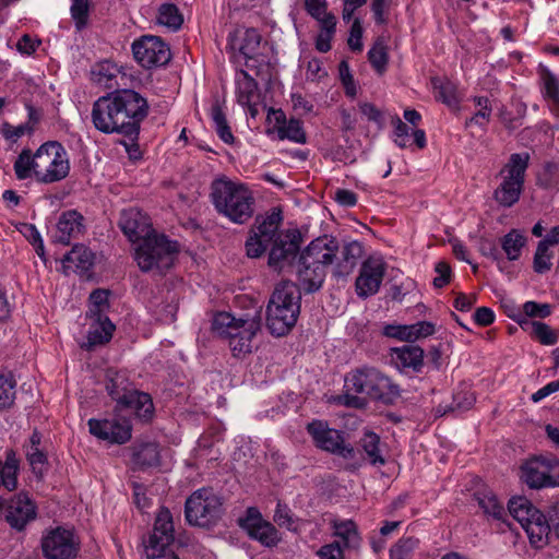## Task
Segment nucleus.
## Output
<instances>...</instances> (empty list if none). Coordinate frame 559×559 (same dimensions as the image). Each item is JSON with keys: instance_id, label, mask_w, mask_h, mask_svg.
Segmentation results:
<instances>
[{"instance_id": "obj_56", "label": "nucleus", "mask_w": 559, "mask_h": 559, "mask_svg": "<svg viewBox=\"0 0 559 559\" xmlns=\"http://www.w3.org/2000/svg\"><path fill=\"white\" fill-rule=\"evenodd\" d=\"M368 60L379 74L384 72V44L381 38L368 51Z\"/></svg>"}, {"instance_id": "obj_20", "label": "nucleus", "mask_w": 559, "mask_h": 559, "mask_svg": "<svg viewBox=\"0 0 559 559\" xmlns=\"http://www.w3.org/2000/svg\"><path fill=\"white\" fill-rule=\"evenodd\" d=\"M534 506L525 497H514L509 501V513L522 525L528 535L531 544L540 547L544 544L545 530L540 523L527 524L528 515Z\"/></svg>"}, {"instance_id": "obj_62", "label": "nucleus", "mask_w": 559, "mask_h": 559, "mask_svg": "<svg viewBox=\"0 0 559 559\" xmlns=\"http://www.w3.org/2000/svg\"><path fill=\"white\" fill-rule=\"evenodd\" d=\"M359 109L361 115L369 121L376 123L379 128H381L382 123V111L378 109L371 103H360Z\"/></svg>"}, {"instance_id": "obj_57", "label": "nucleus", "mask_w": 559, "mask_h": 559, "mask_svg": "<svg viewBox=\"0 0 559 559\" xmlns=\"http://www.w3.org/2000/svg\"><path fill=\"white\" fill-rule=\"evenodd\" d=\"M270 245L271 243L267 240H264L252 233L246 241L247 255L250 258H260Z\"/></svg>"}, {"instance_id": "obj_26", "label": "nucleus", "mask_w": 559, "mask_h": 559, "mask_svg": "<svg viewBox=\"0 0 559 559\" xmlns=\"http://www.w3.org/2000/svg\"><path fill=\"white\" fill-rule=\"evenodd\" d=\"M391 364L400 371L419 372L424 366L425 352L417 345H403L390 349Z\"/></svg>"}, {"instance_id": "obj_37", "label": "nucleus", "mask_w": 559, "mask_h": 559, "mask_svg": "<svg viewBox=\"0 0 559 559\" xmlns=\"http://www.w3.org/2000/svg\"><path fill=\"white\" fill-rule=\"evenodd\" d=\"M120 73L119 68L108 61H102L96 63L91 71V79L94 83L102 85L106 88H112L117 83V76Z\"/></svg>"}, {"instance_id": "obj_14", "label": "nucleus", "mask_w": 559, "mask_h": 559, "mask_svg": "<svg viewBox=\"0 0 559 559\" xmlns=\"http://www.w3.org/2000/svg\"><path fill=\"white\" fill-rule=\"evenodd\" d=\"M307 431L312 437L314 444L324 450L343 456L353 459L355 450L352 445L345 444L342 433L329 428L322 420H313L307 426Z\"/></svg>"}, {"instance_id": "obj_59", "label": "nucleus", "mask_w": 559, "mask_h": 559, "mask_svg": "<svg viewBox=\"0 0 559 559\" xmlns=\"http://www.w3.org/2000/svg\"><path fill=\"white\" fill-rule=\"evenodd\" d=\"M475 403L474 393L471 391H459L453 395L451 409L454 412H465Z\"/></svg>"}, {"instance_id": "obj_50", "label": "nucleus", "mask_w": 559, "mask_h": 559, "mask_svg": "<svg viewBox=\"0 0 559 559\" xmlns=\"http://www.w3.org/2000/svg\"><path fill=\"white\" fill-rule=\"evenodd\" d=\"M108 292L105 289H95L90 295V309L87 316L90 318L106 317L108 309Z\"/></svg>"}, {"instance_id": "obj_15", "label": "nucleus", "mask_w": 559, "mask_h": 559, "mask_svg": "<svg viewBox=\"0 0 559 559\" xmlns=\"http://www.w3.org/2000/svg\"><path fill=\"white\" fill-rule=\"evenodd\" d=\"M218 504L217 498L209 489H199L186 501V519L192 525L205 526L216 515Z\"/></svg>"}, {"instance_id": "obj_5", "label": "nucleus", "mask_w": 559, "mask_h": 559, "mask_svg": "<svg viewBox=\"0 0 559 559\" xmlns=\"http://www.w3.org/2000/svg\"><path fill=\"white\" fill-rule=\"evenodd\" d=\"M261 329L258 317L236 318L229 312H218L212 321V330L218 336L228 341V345L236 357L249 354L253 348V338Z\"/></svg>"}, {"instance_id": "obj_13", "label": "nucleus", "mask_w": 559, "mask_h": 559, "mask_svg": "<svg viewBox=\"0 0 559 559\" xmlns=\"http://www.w3.org/2000/svg\"><path fill=\"white\" fill-rule=\"evenodd\" d=\"M227 41V49L235 61L242 57L248 68L254 67L261 44V35L255 28L238 27L229 33Z\"/></svg>"}, {"instance_id": "obj_55", "label": "nucleus", "mask_w": 559, "mask_h": 559, "mask_svg": "<svg viewBox=\"0 0 559 559\" xmlns=\"http://www.w3.org/2000/svg\"><path fill=\"white\" fill-rule=\"evenodd\" d=\"M274 521L278 526L285 527L289 531H295L297 528L296 521L293 516L290 509L286 504H283L281 502H278L276 506Z\"/></svg>"}, {"instance_id": "obj_44", "label": "nucleus", "mask_w": 559, "mask_h": 559, "mask_svg": "<svg viewBox=\"0 0 559 559\" xmlns=\"http://www.w3.org/2000/svg\"><path fill=\"white\" fill-rule=\"evenodd\" d=\"M526 239L518 229H512L501 239V247L510 261L518 260Z\"/></svg>"}, {"instance_id": "obj_46", "label": "nucleus", "mask_w": 559, "mask_h": 559, "mask_svg": "<svg viewBox=\"0 0 559 559\" xmlns=\"http://www.w3.org/2000/svg\"><path fill=\"white\" fill-rule=\"evenodd\" d=\"M13 168L19 180L35 178L34 154L29 150H23L15 159Z\"/></svg>"}, {"instance_id": "obj_30", "label": "nucleus", "mask_w": 559, "mask_h": 559, "mask_svg": "<svg viewBox=\"0 0 559 559\" xmlns=\"http://www.w3.org/2000/svg\"><path fill=\"white\" fill-rule=\"evenodd\" d=\"M24 452L33 473L41 476L48 459L41 445V433L38 430L32 432L28 442L24 444Z\"/></svg>"}, {"instance_id": "obj_32", "label": "nucleus", "mask_w": 559, "mask_h": 559, "mask_svg": "<svg viewBox=\"0 0 559 559\" xmlns=\"http://www.w3.org/2000/svg\"><path fill=\"white\" fill-rule=\"evenodd\" d=\"M236 95L241 106H251L258 97V84L245 70L236 72Z\"/></svg>"}, {"instance_id": "obj_22", "label": "nucleus", "mask_w": 559, "mask_h": 559, "mask_svg": "<svg viewBox=\"0 0 559 559\" xmlns=\"http://www.w3.org/2000/svg\"><path fill=\"white\" fill-rule=\"evenodd\" d=\"M240 526L248 535L263 546L273 547L280 542V535L274 525L262 519L254 509H249L245 519L240 520Z\"/></svg>"}, {"instance_id": "obj_19", "label": "nucleus", "mask_w": 559, "mask_h": 559, "mask_svg": "<svg viewBox=\"0 0 559 559\" xmlns=\"http://www.w3.org/2000/svg\"><path fill=\"white\" fill-rule=\"evenodd\" d=\"M382 374L374 368L365 367L345 378V389L377 400L382 397Z\"/></svg>"}, {"instance_id": "obj_2", "label": "nucleus", "mask_w": 559, "mask_h": 559, "mask_svg": "<svg viewBox=\"0 0 559 559\" xmlns=\"http://www.w3.org/2000/svg\"><path fill=\"white\" fill-rule=\"evenodd\" d=\"M210 195L215 210L235 224H245L253 215L254 198L241 182L217 178L211 183Z\"/></svg>"}, {"instance_id": "obj_27", "label": "nucleus", "mask_w": 559, "mask_h": 559, "mask_svg": "<svg viewBox=\"0 0 559 559\" xmlns=\"http://www.w3.org/2000/svg\"><path fill=\"white\" fill-rule=\"evenodd\" d=\"M435 331V324L429 321H419L414 324H386V337H393L407 343H414L417 340L428 337Z\"/></svg>"}, {"instance_id": "obj_24", "label": "nucleus", "mask_w": 559, "mask_h": 559, "mask_svg": "<svg viewBox=\"0 0 559 559\" xmlns=\"http://www.w3.org/2000/svg\"><path fill=\"white\" fill-rule=\"evenodd\" d=\"M364 255V247L359 241H349L341 248L337 246L334 258L333 275L337 278L347 277Z\"/></svg>"}, {"instance_id": "obj_49", "label": "nucleus", "mask_w": 559, "mask_h": 559, "mask_svg": "<svg viewBox=\"0 0 559 559\" xmlns=\"http://www.w3.org/2000/svg\"><path fill=\"white\" fill-rule=\"evenodd\" d=\"M380 437L372 432V431H366L364 433V437L361 438V447L367 454V457L369 461L374 463H383L384 459L380 454Z\"/></svg>"}, {"instance_id": "obj_7", "label": "nucleus", "mask_w": 559, "mask_h": 559, "mask_svg": "<svg viewBox=\"0 0 559 559\" xmlns=\"http://www.w3.org/2000/svg\"><path fill=\"white\" fill-rule=\"evenodd\" d=\"M528 163L530 154L527 152L510 155L508 163L500 170L502 180L493 192V199L499 205L511 207L520 200Z\"/></svg>"}, {"instance_id": "obj_10", "label": "nucleus", "mask_w": 559, "mask_h": 559, "mask_svg": "<svg viewBox=\"0 0 559 559\" xmlns=\"http://www.w3.org/2000/svg\"><path fill=\"white\" fill-rule=\"evenodd\" d=\"M40 546L46 559H75L80 539L72 530L58 526L44 533Z\"/></svg>"}, {"instance_id": "obj_52", "label": "nucleus", "mask_w": 559, "mask_h": 559, "mask_svg": "<svg viewBox=\"0 0 559 559\" xmlns=\"http://www.w3.org/2000/svg\"><path fill=\"white\" fill-rule=\"evenodd\" d=\"M418 540L413 537L401 538L391 549V559H409L413 550L416 548Z\"/></svg>"}, {"instance_id": "obj_34", "label": "nucleus", "mask_w": 559, "mask_h": 559, "mask_svg": "<svg viewBox=\"0 0 559 559\" xmlns=\"http://www.w3.org/2000/svg\"><path fill=\"white\" fill-rule=\"evenodd\" d=\"M94 321L87 334V343L90 347L108 343L115 331V324L108 317L92 318Z\"/></svg>"}, {"instance_id": "obj_36", "label": "nucleus", "mask_w": 559, "mask_h": 559, "mask_svg": "<svg viewBox=\"0 0 559 559\" xmlns=\"http://www.w3.org/2000/svg\"><path fill=\"white\" fill-rule=\"evenodd\" d=\"M19 460L13 451H8L5 460L0 461V488L13 491L17 487Z\"/></svg>"}, {"instance_id": "obj_29", "label": "nucleus", "mask_w": 559, "mask_h": 559, "mask_svg": "<svg viewBox=\"0 0 559 559\" xmlns=\"http://www.w3.org/2000/svg\"><path fill=\"white\" fill-rule=\"evenodd\" d=\"M117 411H129L142 420H150L153 416L154 405L150 394L131 390L117 405Z\"/></svg>"}, {"instance_id": "obj_63", "label": "nucleus", "mask_w": 559, "mask_h": 559, "mask_svg": "<svg viewBox=\"0 0 559 559\" xmlns=\"http://www.w3.org/2000/svg\"><path fill=\"white\" fill-rule=\"evenodd\" d=\"M312 19L318 22L319 32L336 33L337 19L332 12L326 11L320 14L319 17Z\"/></svg>"}, {"instance_id": "obj_54", "label": "nucleus", "mask_w": 559, "mask_h": 559, "mask_svg": "<svg viewBox=\"0 0 559 559\" xmlns=\"http://www.w3.org/2000/svg\"><path fill=\"white\" fill-rule=\"evenodd\" d=\"M90 11L88 0H71L70 12L78 29L83 28L87 23Z\"/></svg>"}, {"instance_id": "obj_28", "label": "nucleus", "mask_w": 559, "mask_h": 559, "mask_svg": "<svg viewBox=\"0 0 559 559\" xmlns=\"http://www.w3.org/2000/svg\"><path fill=\"white\" fill-rule=\"evenodd\" d=\"M391 123L394 127L393 140L397 146L406 148L415 145L419 150L426 147V133L423 129H414L409 127L397 116L391 118Z\"/></svg>"}, {"instance_id": "obj_6", "label": "nucleus", "mask_w": 559, "mask_h": 559, "mask_svg": "<svg viewBox=\"0 0 559 559\" xmlns=\"http://www.w3.org/2000/svg\"><path fill=\"white\" fill-rule=\"evenodd\" d=\"M178 253L177 241L165 235L154 234L135 248L134 259L142 272L164 274L174 265Z\"/></svg>"}, {"instance_id": "obj_8", "label": "nucleus", "mask_w": 559, "mask_h": 559, "mask_svg": "<svg viewBox=\"0 0 559 559\" xmlns=\"http://www.w3.org/2000/svg\"><path fill=\"white\" fill-rule=\"evenodd\" d=\"M35 179L52 183L64 179L70 171V160L63 145L57 141L41 144L34 153Z\"/></svg>"}, {"instance_id": "obj_38", "label": "nucleus", "mask_w": 559, "mask_h": 559, "mask_svg": "<svg viewBox=\"0 0 559 559\" xmlns=\"http://www.w3.org/2000/svg\"><path fill=\"white\" fill-rule=\"evenodd\" d=\"M210 116L218 138L226 144H233L235 142V136L228 126L226 115L223 110V105L218 99L213 102L210 109Z\"/></svg>"}, {"instance_id": "obj_3", "label": "nucleus", "mask_w": 559, "mask_h": 559, "mask_svg": "<svg viewBox=\"0 0 559 559\" xmlns=\"http://www.w3.org/2000/svg\"><path fill=\"white\" fill-rule=\"evenodd\" d=\"M336 249L337 241L323 236L312 240L299 254L297 275L307 293L321 288L326 275V266L334 263Z\"/></svg>"}, {"instance_id": "obj_4", "label": "nucleus", "mask_w": 559, "mask_h": 559, "mask_svg": "<svg viewBox=\"0 0 559 559\" xmlns=\"http://www.w3.org/2000/svg\"><path fill=\"white\" fill-rule=\"evenodd\" d=\"M301 294L299 287L283 281L276 285L266 307V328L276 337L288 334L300 313Z\"/></svg>"}, {"instance_id": "obj_45", "label": "nucleus", "mask_w": 559, "mask_h": 559, "mask_svg": "<svg viewBox=\"0 0 559 559\" xmlns=\"http://www.w3.org/2000/svg\"><path fill=\"white\" fill-rule=\"evenodd\" d=\"M16 381L10 373H0V411L10 408L15 400Z\"/></svg>"}, {"instance_id": "obj_47", "label": "nucleus", "mask_w": 559, "mask_h": 559, "mask_svg": "<svg viewBox=\"0 0 559 559\" xmlns=\"http://www.w3.org/2000/svg\"><path fill=\"white\" fill-rule=\"evenodd\" d=\"M281 139H287L298 144H305L307 136L302 128V122L298 119H290L278 128Z\"/></svg>"}, {"instance_id": "obj_1", "label": "nucleus", "mask_w": 559, "mask_h": 559, "mask_svg": "<svg viewBox=\"0 0 559 559\" xmlns=\"http://www.w3.org/2000/svg\"><path fill=\"white\" fill-rule=\"evenodd\" d=\"M148 114L145 97L134 90L122 88L99 97L92 108V122L96 130L135 138L141 122Z\"/></svg>"}, {"instance_id": "obj_41", "label": "nucleus", "mask_w": 559, "mask_h": 559, "mask_svg": "<svg viewBox=\"0 0 559 559\" xmlns=\"http://www.w3.org/2000/svg\"><path fill=\"white\" fill-rule=\"evenodd\" d=\"M156 21L159 25L167 27L171 32H176L183 23V15L176 4L163 3L158 8Z\"/></svg>"}, {"instance_id": "obj_11", "label": "nucleus", "mask_w": 559, "mask_h": 559, "mask_svg": "<svg viewBox=\"0 0 559 559\" xmlns=\"http://www.w3.org/2000/svg\"><path fill=\"white\" fill-rule=\"evenodd\" d=\"M522 478L530 488L559 486V460L552 455L528 460L522 466Z\"/></svg>"}, {"instance_id": "obj_39", "label": "nucleus", "mask_w": 559, "mask_h": 559, "mask_svg": "<svg viewBox=\"0 0 559 559\" xmlns=\"http://www.w3.org/2000/svg\"><path fill=\"white\" fill-rule=\"evenodd\" d=\"M105 386L109 396L117 402V405L120 404L126 395L131 391L126 376L114 370L107 371Z\"/></svg>"}, {"instance_id": "obj_9", "label": "nucleus", "mask_w": 559, "mask_h": 559, "mask_svg": "<svg viewBox=\"0 0 559 559\" xmlns=\"http://www.w3.org/2000/svg\"><path fill=\"white\" fill-rule=\"evenodd\" d=\"M301 236L296 229H288L270 245L269 266L277 272L297 271Z\"/></svg>"}, {"instance_id": "obj_23", "label": "nucleus", "mask_w": 559, "mask_h": 559, "mask_svg": "<svg viewBox=\"0 0 559 559\" xmlns=\"http://www.w3.org/2000/svg\"><path fill=\"white\" fill-rule=\"evenodd\" d=\"M36 519V506L25 493L13 497L7 508L5 520L16 531H22Z\"/></svg>"}, {"instance_id": "obj_61", "label": "nucleus", "mask_w": 559, "mask_h": 559, "mask_svg": "<svg viewBox=\"0 0 559 559\" xmlns=\"http://www.w3.org/2000/svg\"><path fill=\"white\" fill-rule=\"evenodd\" d=\"M40 44L41 41L39 39L24 34L16 43V50L22 55L32 56Z\"/></svg>"}, {"instance_id": "obj_60", "label": "nucleus", "mask_w": 559, "mask_h": 559, "mask_svg": "<svg viewBox=\"0 0 559 559\" xmlns=\"http://www.w3.org/2000/svg\"><path fill=\"white\" fill-rule=\"evenodd\" d=\"M523 311L526 316L532 318H546L551 313V308L548 304L526 301L523 305Z\"/></svg>"}, {"instance_id": "obj_40", "label": "nucleus", "mask_w": 559, "mask_h": 559, "mask_svg": "<svg viewBox=\"0 0 559 559\" xmlns=\"http://www.w3.org/2000/svg\"><path fill=\"white\" fill-rule=\"evenodd\" d=\"M132 461L139 468L157 466L159 464L158 445L147 442L136 447L133 451Z\"/></svg>"}, {"instance_id": "obj_35", "label": "nucleus", "mask_w": 559, "mask_h": 559, "mask_svg": "<svg viewBox=\"0 0 559 559\" xmlns=\"http://www.w3.org/2000/svg\"><path fill=\"white\" fill-rule=\"evenodd\" d=\"M335 542L331 545H340L341 556L343 548H356L359 545V536L353 521H341L334 523Z\"/></svg>"}, {"instance_id": "obj_58", "label": "nucleus", "mask_w": 559, "mask_h": 559, "mask_svg": "<svg viewBox=\"0 0 559 559\" xmlns=\"http://www.w3.org/2000/svg\"><path fill=\"white\" fill-rule=\"evenodd\" d=\"M347 45L352 51L360 52L364 48L362 44V26L358 17L354 19L349 35L347 38Z\"/></svg>"}, {"instance_id": "obj_12", "label": "nucleus", "mask_w": 559, "mask_h": 559, "mask_svg": "<svg viewBox=\"0 0 559 559\" xmlns=\"http://www.w3.org/2000/svg\"><path fill=\"white\" fill-rule=\"evenodd\" d=\"M173 516L168 509L158 512L153 532L144 543V551L147 559H157L165 555L166 549L173 544L174 535Z\"/></svg>"}, {"instance_id": "obj_31", "label": "nucleus", "mask_w": 559, "mask_h": 559, "mask_svg": "<svg viewBox=\"0 0 559 559\" xmlns=\"http://www.w3.org/2000/svg\"><path fill=\"white\" fill-rule=\"evenodd\" d=\"M93 262L94 253L84 245L73 246L62 259L63 267L73 272H86Z\"/></svg>"}, {"instance_id": "obj_43", "label": "nucleus", "mask_w": 559, "mask_h": 559, "mask_svg": "<svg viewBox=\"0 0 559 559\" xmlns=\"http://www.w3.org/2000/svg\"><path fill=\"white\" fill-rule=\"evenodd\" d=\"M435 96L450 108H456L460 103L457 88L454 83L449 80H432Z\"/></svg>"}, {"instance_id": "obj_16", "label": "nucleus", "mask_w": 559, "mask_h": 559, "mask_svg": "<svg viewBox=\"0 0 559 559\" xmlns=\"http://www.w3.org/2000/svg\"><path fill=\"white\" fill-rule=\"evenodd\" d=\"M134 59L143 68L165 66L170 60L168 46L156 36L145 35L132 44Z\"/></svg>"}, {"instance_id": "obj_51", "label": "nucleus", "mask_w": 559, "mask_h": 559, "mask_svg": "<svg viewBox=\"0 0 559 559\" xmlns=\"http://www.w3.org/2000/svg\"><path fill=\"white\" fill-rule=\"evenodd\" d=\"M537 185L544 189L559 190V165L546 163L537 176Z\"/></svg>"}, {"instance_id": "obj_21", "label": "nucleus", "mask_w": 559, "mask_h": 559, "mask_svg": "<svg viewBox=\"0 0 559 559\" xmlns=\"http://www.w3.org/2000/svg\"><path fill=\"white\" fill-rule=\"evenodd\" d=\"M123 235L133 243L151 237L156 234L152 229L148 216L135 207L123 210L120 214L119 223Z\"/></svg>"}, {"instance_id": "obj_18", "label": "nucleus", "mask_w": 559, "mask_h": 559, "mask_svg": "<svg viewBox=\"0 0 559 559\" xmlns=\"http://www.w3.org/2000/svg\"><path fill=\"white\" fill-rule=\"evenodd\" d=\"M384 275V258L381 254L369 255L361 264L356 278V293L361 298L374 295L382 283Z\"/></svg>"}, {"instance_id": "obj_64", "label": "nucleus", "mask_w": 559, "mask_h": 559, "mask_svg": "<svg viewBox=\"0 0 559 559\" xmlns=\"http://www.w3.org/2000/svg\"><path fill=\"white\" fill-rule=\"evenodd\" d=\"M544 87H545V95L552 99L554 102H559V82L557 78L551 74L547 73L544 76Z\"/></svg>"}, {"instance_id": "obj_48", "label": "nucleus", "mask_w": 559, "mask_h": 559, "mask_svg": "<svg viewBox=\"0 0 559 559\" xmlns=\"http://www.w3.org/2000/svg\"><path fill=\"white\" fill-rule=\"evenodd\" d=\"M531 335L543 345H555L558 341L556 332L546 323L539 321L527 322Z\"/></svg>"}, {"instance_id": "obj_53", "label": "nucleus", "mask_w": 559, "mask_h": 559, "mask_svg": "<svg viewBox=\"0 0 559 559\" xmlns=\"http://www.w3.org/2000/svg\"><path fill=\"white\" fill-rule=\"evenodd\" d=\"M550 258L551 255L546 241H539L534 254V271L539 274L549 271L551 267Z\"/></svg>"}, {"instance_id": "obj_25", "label": "nucleus", "mask_w": 559, "mask_h": 559, "mask_svg": "<svg viewBox=\"0 0 559 559\" xmlns=\"http://www.w3.org/2000/svg\"><path fill=\"white\" fill-rule=\"evenodd\" d=\"M84 217L75 210L63 212L57 222L53 241L68 246L72 239L79 238L84 230Z\"/></svg>"}, {"instance_id": "obj_17", "label": "nucleus", "mask_w": 559, "mask_h": 559, "mask_svg": "<svg viewBox=\"0 0 559 559\" xmlns=\"http://www.w3.org/2000/svg\"><path fill=\"white\" fill-rule=\"evenodd\" d=\"M90 433L109 444H124L132 437V426L118 418H91L87 421Z\"/></svg>"}, {"instance_id": "obj_33", "label": "nucleus", "mask_w": 559, "mask_h": 559, "mask_svg": "<svg viewBox=\"0 0 559 559\" xmlns=\"http://www.w3.org/2000/svg\"><path fill=\"white\" fill-rule=\"evenodd\" d=\"M282 221V211L280 209H273L262 221L257 218L258 225L253 233L271 243L283 233L280 231Z\"/></svg>"}, {"instance_id": "obj_42", "label": "nucleus", "mask_w": 559, "mask_h": 559, "mask_svg": "<svg viewBox=\"0 0 559 559\" xmlns=\"http://www.w3.org/2000/svg\"><path fill=\"white\" fill-rule=\"evenodd\" d=\"M475 498L479 508L487 516H491L495 520H502L506 515L502 503L493 492L488 490L478 491L475 493Z\"/></svg>"}]
</instances>
